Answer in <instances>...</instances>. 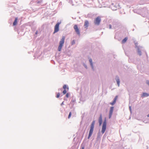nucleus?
Wrapping results in <instances>:
<instances>
[{"instance_id":"1","label":"nucleus","mask_w":149,"mask_h":149,"mask_svg":"<svg viewBox=\"0 0 149 149\" xmlns=\"http://www.w3.org/2000/svg\"><path fill=\"white\" fill-rule=\"evenodd\" d=\"M95 124V121L94 120L92 122V123L91 125L90 129L89 131L88 136V139H89L91 136L92 135V134L94 130Z\"/></svg>"},{"instance_id":"2","label":"nucleus","mask_w":149,"mask_h":149,"mask_svg":"<svg viewBox=\"0 0 149 149\" xmlns=\"http://www.w3.org/2000/svg\"><path fill=\"white\" fill-rule=\"evenodd\" d=\"M65 37L64 36L62 37V38L59 42V45L58 47V50L59 51H61V49L63 46V45L64 43Z\"/></svg>"},{"instance_id":"3","label":"nucleus","mask_w":149,"mask_h":149,"mask_svg":"<svg viewBox=\"0 0 149 149\" xmlns=\"http://www.w3.org/2000/svg\"><path fill=\"white\" fill-rule=\"evenodd\" d=\"M107 127V121L106 120H105L103 123L102 127V128L101 132L103 134H104L106 129Z\"/></svg>"},{"instance_id":"4","label":"nucleus","mask_w":149,"mask_h":149,"mask_svg":"<svg viewBox=\"0 0 149 149\" xmlns=\"http://www.w3.org/2000/svg\"><path fill=\"white\" fill-rule=\"evenodd\" d=\"M101 21V19L100 17L98 16L96 18L94 21V23L95 25H98L100 24Z\"/></svg>"},{"instance_id":"5","label":"nucleus","mask_w":149,"mask_h":149,"mask_svg":"<svg viewBox=\"0 0 149 149\" xmlns=\"http://www.w3.org/2000/svg\"><path fill=\"white\" fill-rule=\"evenodd\" d=\"M61 24L60 22H58L54 26V33L58 32L59 30V25Z\"/></svg>"},{"instance_id":"6","label":"nucleus","mask_w":149,"mask_h":149,"mask_svg":"<svg viewBox=\"0 0 149 149\" xmlns=\"http://www.w3.org/2000/svg\"><path fill=\"white\" fill-rule=\"evenodd\" d=\"M74 28L77 33L78 35H80V31L79 28H78L77 26V25H75L74 26Z\"/></svg>"},{"instance_id":"7","label":"nucleus","mask_w":149,"mask_h":149,"mask_svg":"<svg viewBox=\"0 0 149 149\" xmlns=\"http://www.w3.org/2000/svg\"><path fill=\"white\" fill-rule=\"evenodd\" d=\"M113 108H114L113 107H111L110 108V110L109 111V118H110L111 117V116L112 114L113 110Z\"/></svg>"},{"instance_id":"8","label":"nucleus","mask_w":149,"mask_h":149,"mask_svg":"<svg viewBox=\"0 0 149 149\" xmlns=\"http://www.w3.org/2000/svg\"><path fill=\"white\" fill-rule=\"evenodd\" d=\"M89 22L87 20H85L84 22V26L85 27V28H86V29L87 28L88 26L89 25Z\"/></svg>"},{"instance_id":"9","label":"nucleus","mask_w":149,"mask_h":149,"mask_svg":"<svg viewBox=\"0 0 149 149\" xmlns=\"http://www.w3.org/2000/svg\"><path fill=\"white\" fill-rule=\"evenodd\" d=\"M98 121L99 123V125L100 126L101 125L102 123V117L101 114L98 120Z\"/></svg>"},{"instance_id":"10","label":"nucleus","mask_w":149,"mask_h":149,"mask_svg":"<svg viewBox=\"0 0 149 149\" xmlns=\"http://www.w3.org/2000/svg\"><path fill=\"white\" fill-rule=\"evenodd\" d=\"M118 96H116L114 98V99L113 101L110 103V104L112 105H113L116 102V101L118 99Z\"/></svg>"},{"instance_id":"11","label":"nucleus","mask_w":149,"mask_h":149,"mask_svg":"<svg viewBox=\"0 0 149 149\" xmlns=\"http://www.w3.org/2000/svg\"><path fill=\"white\" fill-rule=\"evenodd\" d=\"M18 20L17 17H16L15 20L13 23V26H15L17 25Z\"/></svg>"},{"instance_id":"12","label":"nucleus","mask_w":149,"mask_h":149,"mask_svg":"<svg viewBox=\"0 0 149 149\" xmlns=\"http://www.w3.org/2000/svg\"><path fill=\"white\" fill-rule=\"evenodd\" d=\"M149 95V94L146 93H143L142 96V97H147Z\"/></svg>"},{"instance_id":"13","label":"nucleus","mask_w":149,"mask_h":149,"mask_svg":"<svg viewBox=\"0 0 149 149\" xmlns=\"http://www.w3.org/2000/svg\"><path fill=\"white\" fill-rule=\"evenodd\" d=\"M127 40V37H125V38H124L122 41V43H125Z\"/></svg>"},{"instance_id":"14","label":"nucleus","mask_w":149,"mask_h":149,"mask_svg":"<svg viewBox=\"0 0 149 149\" xmlns=\"http://www.w3.org/2000/svg\"><path fill=\"white\" fill-rule=\"evenodd\" d=\"M89 61L90 63V64H91V66L92 67V68H93V63H92V59H89Z\"/></svg>"},{"instance_id":"15","label":"nucleus","mask_w":149,"mask_h":149,"mask_svg":"<svg viewBox=\"0 0 149 149\" xmlns=\"http://www.w3.org/2000/svg\"><path fill=\"white\" fill-rule=\"evenodd\" d=\"M116 81L117 82V83L118 85V86H119L120 85V80L119 78H118L117 79H116Z\"/></svg>"},{"instance_id":"16","label":"nucleus","mask_w":149,"mask_h":149,"mask_svg":"<svg viewBox=\"0 0 149 149\" xmlns=\"http://www.w3.org/2000/svg\"><path fill=\"white\" fill-rule=\"evenodd\" d=\"M63 88L64 90H66L67 88V90L68 91L69 89V88L68 87H67V85H64L63 86Z\"/></svg>"},{"instance_id":"17","label":"nucleus","mask_w":149,"mask_h":149,"mask_svg":"<svg viewBox=\"0 0 149 149\" xmlns=\"http://www.w3.org/2000/svg\"><path fill=\"white\" fill-rule=\"evenodd\" d=\"M67 93V91L66 90H64L63 92V94L65 95Z\"/></svg>"},{"instance_id":"18","label":"nucleus","mask_w":149,"mask_h":149,"mask_svg":"<svg viewBox=\"0 0 149 149\" xmlns=\"http://www.w3.org/2000/svg\"><path fill=\"white\" fill-rule=\"evenodd\" d=\"M71 114H72L71 112H70L69 113V114L68 116V118L69 119L70 118L71 116Z\"/></svg>"},{"instance_id":"19","label":"nucleus","mask_w":149,"mask_h":149,"mask_svg":"<svg viewBox=\"0 0 149 149\" xmlns=\"http://www.w3.org/2000/svg\"><path fill=\"white\" fill-rule=\"evenodd\" d=\"M138 54L140 56L141 55V52L139 50L138 51Z\"/></svg>"},{"instance_id":"20","label":"nucleus","mask_w":149,"mask_h":149,"mask_svg":"<svg viewBox=\"0 0 149 149\" xmlns=\"http://www.w3.org/2000/svg\"><path fill=\"white\" fill-rule=\"evenodd\" d=\"M60 94L59 93H58V94H57V96H56V97L57 98H58L59 97V96H60Z\"/></svg>"},{"instance_id":"21","label":"nucleus","mask_w":149,"mask_h":149,"mask_svg":"<svg viewBox=\"0 0 149 149\" xmlns=\"http://www.w3.org/2000/svg\"><path fill=\"white\" fill-rule=\"evenodd\" d=\"M75 43V41L74 40H73L72 42V45L74 44Z\"/></svg>"},{"instance_id":"22","label":"nucleus","mask_w":149,"mask_h":149,"mask_svg":"<svg viewBox=\"0 0 149 149\" xmlns=\"http://www.w3.org/2000/svg\"><path fill=\"white\" fill-rule=\"evenodd\" d=\"M66 96L67 98L69 96V93H67L66 94Z\"/></svg>"},{"instance_id":"23","label":"nucleus","mask_w":149,"mask_h":149,"mask_svg":"<svg viewBox=\"0 0 149 149\" xmlns=\"http://www.w3.org/2000/svg\"><path fill=\"white\" fill-rule=\"evenodd\" d=\"M146 83L149 86V81H146Z\"/></svg>"},{"instance_id":"24","label":"nucleus","mask_w":149,"mask_h":149,"mask_svg":"<svg viewBox=\"0 0 149 149\" xmlns=\"http://www.w3.org/2000/svg\"><path fill=\"white\" fill-rule=\"evenodd\" d=\"M109 28L110 29H111L112 28L111 25V24L109 25Z\"/></svg>"},{"instance_id":"25","label":"nucleus","mask_w":149,"mask_h":149,"mask_svg":"<svg viewBox=\"0 0 149 149\" xmlns=\"http://www.w3.org/2000/svg\"><path fill=\"white\" fill-rule=\"evenodd\" d=\"M64 104V103H63V102L61 104V105H63Z\"/></svg>"},{"instance_id":"26","label":"nucleus","mask_w":149,"mask_h":149,"mask_svg":"<svg viewBox=\"0 0 149 149\" xmlns=\"http://www.w3.org/2000/svg\"><path fill=\"white\" fill-rule=\"evenodd\" d=\"M82 149H84V147H83L82 148Z\"/></svg>"},{"instance_id":"27","label":"nucleus","mask_w":149,"mask_h":149,"mask_svg":"<svg viewBox=\"0 0 149 149\" xmlns=\"http://www.w3.org/2000/svg\"><path fill=\"white\" fill-rule=\"evenodd\" d=\"M148 117H149V114L147 115Z\"/></svg>"}]
</instances>
